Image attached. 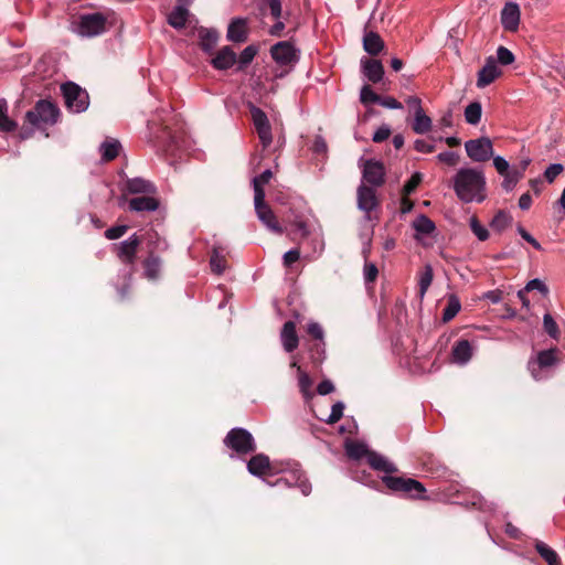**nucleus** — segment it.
<instances>
[{"label": "nucleus", "instance_id": "nucleus-1", "mask_svg": "<svg viewBox=\"0 0 565 565\" xmlns=\"http://www.w3.org/2000/svg\"><path fill=\"white\" fill-rule=\"evenodd\" d=\"M454 190L465 203L482 202L486 199V178L482 170L461 168L454 178Z\"/></svg>", "mask_w": 565, "mask_h": 565}, {"label": "nucleus", "instance_id": "nucleus-2", "mask_svg": "<svg viewBox=\"0 0 565 565\" xmlns=\"http://www.w3.org/2000/svg\"><path fill=\"white\" fill-rule=\"evenodd\" d=\"M106 17L100 12L81 14L72 23V31L82 38H94L106 31Z\"/></svg>", "mask_w": 565, "mask_h": 565}, {"label": "nucleus", "instance_id": "nucleus-3", "mask_svg": "<svg viewBox=\"0 0 565 565\" xmlns=\"http://www.w3.org/2000/svg\"><path fill=\"white\" fill-rule=\"evenodd\" d=\"M558 363L557 350L550 349L540 351L535 358L530 359L527 369L535 381L547 379L552 369Z\"/></svg>", "mask_w": 565, "mask_h": 565}, {"label": "nucleus", "instance_id": "nucleus-4", "mask_svg": "<svg viewBox=\"0 0 565 565\" xmlns=\"http://www.w3.org/2000/svg\"><path fill=\"white\" fill-rule=\"evenodd\" d=\"M60 110L55 104L49 100H39L32 110L25 115L26 120L34 127L54 125L57 121Z\"/></svg>", "mask_w": 565, "mask_h": 565}, {"label": "nucleus", "instance_id": "nucleus-5", "mask_svg": "<svg viewBox=\"0 0 565 565\" xmlns=\"http://www.w3.org/2000/svg\"><path fill=\"white\" fill-rule=\"evenodd\" d=\"M65 105L72 113H83L88 108L89 97L86 90L82 89L73 82L65 83L61 86Z\"/></svg>", "mask_w": 565, "mask_h": 565}, {"label": "nucleus", "instance_id": "nucleus-6", "mask_svg": "<svg viewBox=\"0 0 565 565\" xmlns=\"http://www.w3.org/2000/svg\"><path fill=\"white\" fill-rule=\"evenodd\" d=\"M383 482L385 486L395 492H403L412 498H423L426 491L425 487L413 478H403L394 476H384Z\"/></svg>", "mask_w": 565, "mask_h": 565}, {"label": "nucleus", "instance_id": "nucleus-7", "mask_svg": "<svg viewBox=\"0 0 565 565\" xmlns=\"http://www.w3.org/2000/svg\"><path fill=\"white\" fill-rule=\"evenodd\" d=\"M225 445L237 454L246 455L255 450V441L249 431L244 428H233L224 439Z\"/></svg>", "mask_w": 565, "mask_h": 565}, {"label": "nucleus", "instance_id": "nucleus-8", "mask_svg": "<svg viewBox=\"0 0 565 565\" xmlns=\"http://www.w3.org/2000/svg\"><path fill=\"white\" fill-rule=\"evenodd\" d=\"M254 206L258 220L271 232L282 234V227L279 225L276 215L270 206L265 202V194L260 191L254 196Z\"/></svg>", "mask_w": 565, "mask_h": 565}, {"label": "nucleus", "instance_id": "nucleus-9", "mask_svg": "<svg viewBox=\"0 0 565 565\" xmlns=\"http://www.w3.org/2000/svg\"><path fill=\"white\" fill-rule=\"evenodd\" d=\"M465 149L467 156L475 162H484L493 157V145L488 137L466 141Z\"/></svg>", "mask_w": 565, "mask_h": 565}, {"label": "nucleus", "instance_id": "nucleus-10", "mask_svg": "<svg viewBox=\"0 0 565 565\" xmlns=\"http://www.w3.org/2000/svg\"><path fill=\"white\" fill-rule=\"evenodd\" d=\"M250 114L255 130L263 148H268L273 142L271 126L267 115L258 107L250 106Z\"/></svg>", "mask_w": 565, "mask_h": 565}, {"label": "nucleus", "instance_id": "nucleus-11", "mask_svg": "<svg viewBox=\"0 0 565 565\" xmlns=\"http://www.w3.org/2000/svg\"><path fill=\"white\" fill-rule=\"evenodd\" d=\"M413 228L415 230V239L423 246H430L433 244V236L436 231L435 223L422 214L413 221Z\"/></svg>", "mask_w": 565, "mask_h": 565}, {"label": "nucleus", "instance_id": "nucleus-12", "mask_svg": "<svg viewBox=\"0 0 565 565\" xmlns=\"http://www.w3.org/2000/svg\"><path fill=\"white\" fill-rule=\"evenodd\" d=\"M502 72L497 64L494 56H489L486 60L483 67L479 71L477 77V87L484 88L491 83H493L499 76H501Z\"/></svg>", "mask_w": 565, "mask_h": 565}, {"label": "nucleus", "instance_id": "nucleus-13", "mask_svg": "<svg viewBox=\"0 0 565 565\" xmlns=\"http://www.w3.org/2000/svg\"><path fill=\"white\" fill-rule=\"evenodd\" d=\"M247 470L250 475L265 479L276 473L269 458L263 454H258L250 458L247 462Z\"/></svg>", "mask_w": 565, "mask_h": 565}, {"label": "nucleus", "instance_id": "nucleus-14", "mask_svg": "<svg viewBox=\"0 0 565 565\" xmlns=\"http://www.w3.org/2000/svg\"><path fill=\"white\" fill-rule=\"evenodd\" d=\"M521 19L520 7L515 2H507L501 10V24L505 31L515 32Z\"/></svg>", "mask_w": 565, "mask_h": 565}, {"label": "nucleus", "instance_id": "nucleus-15", "mask_svg": "<svg viewBox=\"0 0 565 565\" xmlns=\"http://www.w3.org/2000/svg\"><path fill=\"white\" fill-rule=\"evenodd\" d=\"M362 174L365 182L380 186L384 182L385 169L382 162L370 159L364 162Z\"/></svg>", "mask_w": 565, "mask_h": 565}, {"label": "nucleus", "instance_id": "nucleus-16", "mask_svg": "<svg viewBox=\"0 0 565 565\" xmlns=\"http://www.w3.org/2000/svg\"><path fill=\"white\" fill-rule=\"evenodd\" d=\"M271 57L281 65H288L297 61L294 45L289 42H278L270 49Z\"/></svg>", "mask_w": 565, "mask_h": 565}, {"label": "nucleus", "instance_id": "nucleus-17", "mask_svg": "<svg viewBox=\"0 0 565 565\" xmlns=\"http://www.w3.org/2000/svg\"><path fill=\"white\" fill-rule=\"evenodd\" d=\"M377 204L375 190L361 184L358 188V207L366 214V218H370L369 214L376 209Z\"/></svg>", "mask_w": 565, "mask_h": 565}, {"label": "nucleus", "instance_id": "nucleus-18", "mask_svg": "<svg viewBox=\"0 0 565 565\" xmlns=\"http://www.w3.org/2000/svg\"><path fill=\"white\" fill-rule=\"evenodd\" d=\"M274 486V483H269ZM284 484L286 487H298L303 495H308L311 492V484L302 479V476L299 470H294L286 472V475L275 482V486Z\"/></svg>", "mask_w": 565, "mask_h": 565}, {"label": "nucleus", "instance_id": "nucleus-19", "mask_svg": "<svg viewBox=\"0 0 565 565\" xmlns=\"http://www.w3.org/2000/svg\"><path fill=\"white\" fill-rule=\"evenodd\" d=\"M140 241L136 234L131 235L118 246V257L127 265H132Z\"/></svg>", "mask_w": 565, "mask_h": 565}, {"label": "nucleus", "instance_id": "nucleus-20", "mask_svg": "<svg viewBox=\"0 0 565 565\" xmlns=\"http://www.w3.org/2000/svg\"><path fill=\"white\" fill-rule=\"evenodd\" d=\"M192 0H179V3L168 15V23L174 29H181L185 25L189 17L188 6Z\"/></svg>", "mask_w": 565, "mask_h": 565}, {"label": "nucleus", "instance_id": "nucleus-21", "mask_svg": "<svg viewBox=\"0 0 565 565\" xmlns=\"http://www.w3.org/2000/svg\"><path fill=\"white\" fill-rule=\"evenodd\" d=\"M280 341L284 350L288 353L295 351L299 344V338L296 332V324L292 321L284 323L280 332Z\"/></svg>", "mask_w": 565, "mask_h": 565}, {"label": "nucleus", "instance_id": "nucleus-22", "mask_svg": "<svg viewBox=\"0 0 565 565\" xmlns=\"http://www.w3.org/2000/svg\"><path fill=\"white\" fill-rule=\"evenodd\" d=\"M363 75L372 83H380L384 77V67L379 60L364 58L361 61Z\"/></svg>", "mask_w": 565, "mask_h": 565}, {"label": "nucleus", "instance_id": "nucleus-23", "mask_svg": "<svg viewBox=\"0 0 565 565\" xmlns=\"http://www.w3.org/2000/svg\"><path fill=\"white\" fill-rule=\"evenodd\" d=\"M473 349L468 340H459L452 348V361L459 365H466L472 358Z\"/></svg>", "mask_w": 565, "mask_h": 565}, {"label": "nucleus", "instance_id": "nucleus-24", "mask_svg": "<svg viewBox=\"0 0 565 565\" xmlns=\"http://www.w3.org/2000/svg\"><path fill=\"white\" fill-rule=\"evenodd\" d=\"M159 209V201L151 194L132 198L129 201V210L132 212H154Z\"/></svg>", "mask_w": 565, "mask_h": 565}, {"label": "nucleus", "instance_id": "nucleus-25", "mask_svg": "<svg viewBox=\"0 0 565 565\" xmlns=\"http://www.w3.org/2000/svg\"><path fill=\"white\" fill-rule=\"evenodd\" d=\"M227 39L236 43L247 40V23L245 19L236 18L232 20L227 28Z\"/></svg>", "mask_w": 565, "mask_h": 565}, {"label": "nucleus", "instance_id": "nucleus-26", "mask_svg": "<svg viewBox=\"0 0 565 565\" xmlns=\"http://www.w3.org/2000/svg\"><path fill=\"white\" fill-rule=\"evenodd\" d=\"M126 190L130 194H154L156 186L142 178H132L126 181Z\"/></svg>", "mask_w": 565, "mask_h": 565}, {"label": "nucleus", "instance_id": "nucleus-27", "mask_svg": "<svg viewBox=\"0 0 565 565\" xmlns=\"http://www.w3.org/2000/svg\"><path fill=\"white\" fill-rule=\"evenodd\" d=\"M236 62V54L230 46H224L220 50L216 56L212 60V64L216 70H227Z\"/></svg>", "mask_w": 565, "mask_h": 565}, {"label": "nucleus", "instance_id": "nucleus-28", "mask_svg": "<svg viewBox=\"0 0 565 565\" xmlns=\"http://www.w3.org/2000/svg\"><path fill=\"white\" fill-rule=\"evenodd\" d=\"M290 366L291 367H296L297 369V375H298V385H299V390L301 392V394L303 395V397L306 399H309L313 396V393L311 391V386H312V380L310 379V376L308 375V373H306L299 365H298V362L297 360L294 358L291 360V363H290Z\"/></svg>", "mask_w": 565, "mask_h": 565}, {"label": "nucleus", "instance_id": "nucleus-29", "mask_svg": "<svg viewBox=\"0 0 565 565\" xmlns=\"http://www.w3.org/2000/svg\"><path fill=\"white\" fill-rule=\"evenodd\" d=\"M366 459H367V462L370 463V466L374 470L383 471L385 473H392V472L397 471L394 463H392L384 456H382L375 451H370V454H367Z\"/></svg>", "mask_w": 565, "mask_h": 565}, {"label": "nucleus", "instance_id": "nucleus-30", "mask_svg": "<svg viewBox=\"0 0 565 565\" xmlns=\"http://www.w3.org/2000/svg\"><path fill=\"white\" fill-rule=\"evenodd\" d=\"M363 47L370 55H377L384 49V42L376 32L369 31L364 33Z\"/></svg>", "mask_w": 565, "mask_h": 565}, {"label": "nucleus", "instance_id": "nucleus-31", "mask_svg": "<svg viewBox=\"0 0 565 565\" xmlns=\"http://www.w3.org/2000/svg\"><path fill=\"white\" fill-rule=\"evenodd\" d=\"M120 149L121 145L117 139H106L99 146V152L104 161L114 160L119 154Z\"/></svg>", "mask_w": 565, "mask_h": 565}, {"label": "nucleus", "instance_id": "nucleus-32", "mask_svg": "<svg viewBox=\"0 0 565 565\" xmlns=\"http://www.w3.org/2000/svg\"><path fill=\"white\" fill-rule=\"evenodd\" d=\"M433 122L429 116L424 110L414 114L413 130L416 134H426L431 129Z\"/></svg>", "mask_w": 565, "mask_h": 565}, {"label": "nucleus", "instance_id": "nucleus-33", "mask_svg": "<svg viewBox=\"0 0 565 565\" xmlns=\"http://www.w3.org/2000/svg\"><path fill=\"white\" fill-rule=\"evenodd\" d=\"M467 124L476 126L480 122L482 116V106L479 102H472L466 106L463 111Z\"/></svg>", "mask_w": 565, "mask_h": 565}, {"label": "nucleus", "instance_id": "nucleus-34", "mask_svg": "<svg viewBox=\"0 0 565 565\" xmlns=\"http://www.w3.org/2000/svg\"><path fill=\"white\" fill-rule=\"evenodd\" d=\"M345 451L348 457L353 460H359L363 457L367 458V454H370V450L367 449L366 445L358 441L347 443Z\"/></svg>", "mask_w": 565, "mask_h": 565}, {"label": "nucleus", "instance_id": "nucleus-35", "mask_svg": "<svg viewBox=\"0 0 565 565\" xmlns=\"http://www.w3.org/2000/svg\"><path fill=\"white\" fill-rule=\"evenodd\" d=\"M200 43L204 51L209 52L215 46L218 34L215 30L201 29L199 31Z\"/></svg>", "mask_w": 565, "mask_h": 565}, {"label": "nucleus", "instance_id": "nucleus-36", "mask_svg": "<svg viewBox=\"0 0 565 565\" xmlns=\"http://www.w3.org/2000/svg\"><path fill=\"white\" fill-rule=\"evenodd\" d=\"M145 276L150 280H156L161 270V260L159 257L150 256L145 263Z\"/></svg>", "mask_w": 565, "mask_h": 565}, {"label": "nucleus", "instance_id": "nucleus-37", "mask_svg": "<svg viewBox=\"0 0 565 565\" xmlns=\"http://www.w3.org/2000/svg\"><path fill=\"white\" fill-rule=\"evenodd\" d=\"M433 268L430 265H426L424 267V270L419 274V278H418V287H419V291H418V295H419V298L423 299L429 288V286L431 285V281H433Z\"/></svg>", "mask_w": 565, "mask_h": 565}, {"label": "nucleus", "instance_id": "nucleus-38", "mask_svg": "<svg viewBox=\"0 0 565 565\" xmlns=\"http://www.w3.org/2000/svg\"><path fill=\"white\" fill-rule=\"evenodd\" d=\"M460 309H461L460 300L458 299L457 296L451 295L448 298L446 308L444 309L443 321L448 322V321L452 320L458 315Z\"/></svg>", "mask_w": 565, "mask_h": 565}, {"label": "nucleus", "instance_id": "nucleus-39", "mask_svg": "<svg viewBox=\"0 0 565 565\" xmlns=\"http://www.w3.org/2000/svg\"><path fill=\"white\" fill-rule=\"evenodd\" d=\"M17 122L8 116V105L6 100H0V130L11 132L15 130Z\"/></svg>", "mask_w": 565, "mask_h": 565}, {"label": "nucleus", "instance_id": "nucleus-40", "mask_svg": "<svg viewBox=\"0 0 565 565\" xmlns=\"http://www.w3.org/2000/svg\"><path fill=\"white\" fill-rule=\"evenodd\" d=\"M512 223V216L505 211H499L492 218L490 226L497 232H502Z\"/></svg>", "mask_w": 565, "mask_h": 565}, {"label": "nucleus", "instance_id": "nucleus-41", "mask_svg": "<svg viewBox=\"0 0 565 565\" xmlns=\"http://www.w3.org/2000/svg\"><path fill=\"white\" fill-rule=\"evenodd\" d=\"M535 548L537 553L547 562L548 565H561L558 556L554 550L543 542H536Z\"/></svg>", "mask_w": 565, "mask_h": 565}, {"label": "nucleus", "instance_id": "nucleus-42", "mask_svg": "<svg viewBox=\"0 0 565 565\" xmlns=\"http://www.w3.org/2000/svg\"><path fill=\"white\" fill-rule=\"evenodd\" d=\"M271 178V170L266 169L259 175L253 179L254 196L257 195L259 191L262 194H265L264 185H266Z\"/></svg>", "mask_w": 565, "mask_h": 565}, {"label": "nucleus", "instance_id": "nucleus-43", "mask_svg": "<svg viewBox=\"0 0 565 565\" xmlns=\"http://www.w3.org/2000/svg\"><path fill=\"white\" fill-rule=\"evenodd\" d=\"M469 226L479 241L484 242L489 238V231L476 216L469 218Z\"/></svg>", "mask_w": 565, "mask_h": 565}, {"label": "nucleus", "instance_id": "nucleus-44", "mask_svg": "<svg viewBox=\"0 0 565 565\" xmlns=\"http://www.w3.org/2000/svg\"><path fill=\"white\" fill-rule=\"evenodd\" d=\"M502 175L504 178L502 182V188L507 192H510L514 189V186L516 185V183L519 182L523 174L520 171L511 170Z\"/></svg>", "mask_w": 565, "mask_h": 565}, {"label": "nucleus", "instance_id": "nucleus-45", "mask_svg": "<svg viewBox=\"0 0 565 565\" xmlns=\"http://www.w3.org/2000/svg\"><path fill=\"white\" fill-rule=\"evenodd\" d=\"M543 327L545 332L553 339H558L559 337V329L554 320V318L550 313H545L543 316Z\"/></svg>", "mask_w": 565, "mask_h": 565}, {"label": "nucleus", "instance_id": "nucleus-46", "mask_svg": "<svg viewBox=\"0 0 565 565\" xmlns=\"http://www.w3.org/2000/svg\"><path fill=\"white\" fill-rule=\"evenodd\" d=\"M494 58L497 64H501L503 66L512 64L515 60L514 54L505 46L498 47L497 56Z\"/></svg>", "mask_w": 565, "mask_h": 565}, {"label": "nucleus", "instance_id": "nucleus-47", "mask_svg": "<svg viewBox=\"0 0 565 565\" xmlns=\"http://www.w3.org/2000/svg\"><path fill=\"white\" fill-rule=\"evenodd\" d=\"M380 99H381V97L376 93H374L373 89L369 85H364L361 88L360 100L362 104H364V105H367L371 103L379 104Z\"/></svg>", "mask_w": 565, "mask_h": 565}, {"label": "nucleus", "instance_id": "nucleus-48", "mask_svg": "<svg viewBox=\"0 0 565 565\" xmlns=\"http://www.w3.org/2000/svg\"><path fill=\"white\" fill-rule=\"evenodd\" d=\"M210 266L213 273L221 275L225 270V259L214 250L210 259Z\"/></svg>", "mask_w": 565, "mask_h": 565}, {"label": "nucleus", "instance_id": "nucleus-49", "mask_svg": "<svg viewBox=\"0 0 565 565\" xmlns=\"http://www.w3.org/2000/svg\"><path fill=\"white\" fill-rule=\"evenodd\" d=\"M256 53L257 49L254 45L246 46L239 55V68H243L244 66L249 64L254 60Z\"/></svg>", "mask_w": 565, "mask_h": 565}, {"label": "nucleus", "instance_id": "nucleus-50", "mask_svg": "<svg viewBox=\"0 0 565 565\" xmlns=\"http://www.w3.org/2000/svg\"><path fill=\"white\" fill-rule=\"evenodd\" d=\"M379 269L374 263L365 262L363 267V277L366 284L374 282L377 278Z\"/></svg>", "mask_w": 565, "mask_h": 565}, {"label": "nucleus", "instance_id": "nucleus-51", "mask_svg": "<svg viewBox=\"0 0 565 565\" xmlns=\"http://www.w3.org/2000/svg\"><path fill=\"white\" fill-rule=\"evenodd\" d=\"M422 179H423L422 173L415 172L411 177V179L404 184V188H403L404 195H409L411 193H413L416 190V188L419 185V183L422 182Z\"/></svg>", "mask_w": 565, "mask_h": 565}, {"label": "nucleus", "instance_id": "nucleus-52", "mask_svg": "<svg viewBox=\"0 0 565 565\" xmlns=\"http://www.w3.org/2000/svg\"><path fill=\"white\" fill-rule=\"evenodd\" d=\"M344 404L342 402H337L331 407V413L329 414L326 422L328 424H334L339 422L343 415Z\"/></svg>", "mask_w": 565, "mask_h": 565}, {"label": "nucleus", "instance_id": "nucleus-53", "mask_svg": "<svg viewBox=\"0 0 565 565\" xmlns=\"http://www.w3.org/2000/svg\"><path fill=\"white\" fill-rule=\"evenodd\" d=\"M563 169L561 163H552L545 169L544 177L552 183L562 173Z\"/></svg>", "mask_w": 565, "mask_h": 565}, {"label": "nucleus", "instance_id": "nucleus-54", "mask_svg": "<svg viewBox=\"0 0 565 565\" xmlns=\"http://www.w3.org/2000/svg\"><path fill=\"white\" fill-rule=\"evenodd\" d=\"M525 290L526 291L537 290L543 295H546L548 292L546 285L539 278H534V279H531L530 281H527V284L525 285Z\"/></svg>", "mask_w": 565, "mask_h": 565}, {"label": "nucleus", "instance_id": "nucleus-55", "mask_svg": "<svg viewBox=\"0 0 565 565\" xmlns=\"http://www.w3.org/2000/svg\"><path fill=\"white\" fill-rule=\"evenodd\" d=\"M437 159L440 162H444L448 166H456L458 162L459 156L455 151H444L437 156Z\"/></svg>", "mask_w": 565, "mask_h": 565}, {"label": "nucleus", "instance_id": "nucleus-56", "mask_svg": "<svg viewBox=\"0 0 565 565\" xmlns=\"http://www.w3.org/2000/svg\"><path fill=\"white\" fill-rule=\"evenodd\" d=\"M127 228L126 225L113 226L106 230L105 237L110 241L120 238L127 232Z\"/></svg>", "mask_w": 565, "mask_h": 565}, {"label": "nucleus", "instance_id": "nucleus-57", "mask_svg": "<svg viewBox=\"0 0 565 565\" xmlns=\"http://www.w3.org/2000/svg\"><path fill=\"white\" fill-rule=\"evenodd\" d=\"M391 135V129L387 125H382L377 128V130L373 134L372 140L374 142H382L386 140Z\"/></svg>", "mask_w": 565, "mask_h": 565}, {"label": "nucleus", "instance_id": "nucleus-58", "mask_svg": "<svg viewBox=\"0 0 565 565\" xmlns=\"http://www.w3.org/2000/svg\"><path fill=\"white\" fill-rule=\"evenodd\" d=\"M493 158V166L499 174H504L509 172L510 164L509 162L501 156H495Z\"/></svg>", "mask_w": 565, "mask_h": 565}, {"label": "nucleus", "instance_id": "nucleus-59", "mask_svg": "<svg viewBox=\"0 0 565 565\" xmlns=\"http://www.w3.org/2000/svg\"><path fill=\"white\" fill-rule=\"evenodd\" d=\"M300 257V252L298 248L290 249L284 254L282 260L286 267H289L294 263H296Z\"/></svg>", "mask_w": 565, "mask_h": 565}, {"label": "nucleus", "instance_id": "nucleus-60", "mask_svg": "<svg viewBox=\"0 0 565 565\" xmlns=\"http://www.w3.org/2000/svg\"><path fill=\"white\" fill-rule=\"evenodd\" d=\"M307 331L310 335H312L317 340H322L324 332L322 327L318 322L308 323Z\"/></svg>", "mask_w": 565, "mask_h": 565}, {"label": "nucleus", "instance_id": "nucleus-61", "mask_svg": "<svg viewBox=\"0 0 565 565\" xmlns=\"http://www.w3.org/2000/svg\"><path fill=\"white\" fill-rule=\"evenodd\" d=\"M518 233L521 235L523 239H525L527 243H530L535 249L541 250L542 246L541 244L522 226H518Z\"/></svg>", "mask_w": 565, "mask_h": 565}, {"label": "nucleus", "instance_id": "nucleus-62", "mask_svg": "<svg viewBox=\"0 0 565 565\" xmlns=\"http://www.w3.org/2000/svg\"><path fill=\"white\" fill-rule=\"evenodd\" d=\"M381 106L388 109H402L403 105L396 100L394 97H381L380 103Z\"/></svg>", "mask_w": 565, "mask_h": 565}, {"label": "nucleus", "instance_id": "nucleus-63", "mask_svg": "<svg viewBox=\"0 0 565 565\" xmlns=\"http://www.w3.org/2000/svg\"><path fill=\"white\" fill-rule=\"evenodd\" d=\"M414 148L418 151V152H422V153H430L434 151L435 149V146L425 141V140H422V139H418L414 142Z\"/></svg>", "mask_w": 565, "mask_h": 565}, {"label": "nucleus", "instance_id": "nucleus-64", "mask_svg": "<svg viewBox=\"0 0 565 565\" xmlns=\"http://www.w3.org/2000/svg\"><path fill=\"white\" fill-rule=\"evenodd\" d=\"M334 391V385L330 380H324L319 383L317 392L319 395H328Z\"/></svg>", "mask_w": 565, "mask_h": 565}]
</instances>
